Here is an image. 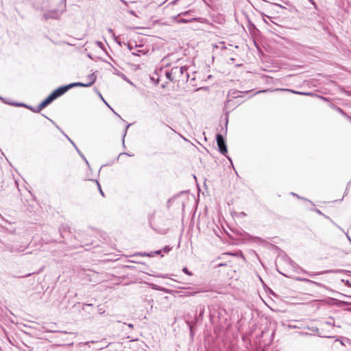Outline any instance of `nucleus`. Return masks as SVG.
Wrapping results in <instances>:
<instances>
[{"label":"nucleus","instance_id":"f257e3e1","mask_svg":"<svg viewBox=\"0 0 351 351\" xmlns=\"http://www.w3.org/2000/svg\"><path fill=\"white\" fill-rule=\"evenodd\" d=\"M189 67L186 66H174L173 73L176 78V82H186L189 78V73L188 72Z\"/></svg>","mask_w":351,"mask_h":351},{"label":"nucleus","instance_id":"f03ea898","mask_svg":"<svg viewBox=\"0 0 351 351\" xmlns=\"http://www.w3.org/2000/svg\"><path fill=\"white\" fill-rule=\"evenodd\" d=\"M29 243H23L21 245L13 244L8 245L6 246L7 250L12 254H18L23 252L29 246Z\"/></svg>","mask_w":351,"mask_h":351},{"label":"nucleus","instance_id":"7ed1b4c3","mask_svg":"<svg viewBox=\"0 0 351 351\" xmlns=\"http://www.w3.org/2000/svg\"><path fill=\"white\" fill-rule=\"evenodd\" d=\"M76 84H75V83H71V84H69L68 85L59 87L58 88H57L56 90L53 91L50 95L53 98V99H56L58 97H60V96L62 95L63 94H64L70 88H71L73 87H75V86H77Z\"/></svg>","mask_w":351,"mask_h":351},{"label":"nucleus","instance_id":"20e7f679","mask_svg":"<svg viewBox=\"0 0 351 351\" xmlns=\"http://www.w3.org/2000/svg\"><path fill=\"white\" fill-rule=\"evenodd\" d=\"M216 141L219 148V152L223 155L227 154V146L223 136L220 134H217L216 136Z\"/></svg>","mask_w":351,"mask_h":351},{"label":"nucleus","instance_id":"39448f33","mask_svg":"<svg viewBox=\"0 0 351 351\" xmlns=\"http://www.w3.org/2000/svg\"><path fill=\"white\" fill-rule=\"evenodd\" d=\"M62 14V11H60L58 10H52L45 12L43 14V17L45 20L58 19Z\"/></svg>","mask_w":351,"mask_h":351},{"label":"nucleus","instance_id":"423d86ee","mask_svg":"<svg viewBox=\"0 0 351 351\" xmlns=\"http://www.w3.org/2000/svg\"><path fill=\"white\" fill-rule=\"evenodd\" d=\"M87 79L88 82L87 83L75 82L77 86L88 87L91 86L96 80V75L94 73L88 75Z\"/></svg>","mask_w":351,"mask_h":351},{"label":"nucleus","instance_id":"0eeeda50","mask_svg":"<svg viewBox=\"0 0 351 351\" xmlns=\"http://www.w3.org/2000/svg\"><path fill=\"white\" fill-rule=\"evenodd\" d=\"M14 106H23V107H25V108H27L28 109H29L30 110H32V112H36V113H38L40 112L42 109H40V106L39 105L36 107H30V106H28L24 104H13Z\"/></svg>","mask_w":351,"mask_h":351},{"label":"nucleus","instance_id":"6e6552de","mask_svg":"<svg viewBox=\"0 0 351 351\" xmlns=\"http://www.w3.org/2000/svg\"><path fill=\"white\" fill-rule=\"evenodd\" d=\"M53 98L51 97V95H49L44 101H43L40 104V109H43L47 106H48L49 104H51L53 101Z\"/></svg>","mask_w":351,"mask_h":351},{"label":"nucleus","instance_id":"1a4fd4ad","mask_svg":"<svg viewBox=\"0 0 351 351\" xmlns=\"http://www.w3.org/2000/svg\"><path fill=\"white\" fill-rule=\"evenodd\" d=\"M173 73V67L169 71H166L165 75L167 78L170 80L171 82H176V78L174 77Z\"/></svg>","mask_w":351,"mask_h":351},{"label":"nucleus","instance_id":"9d476101","mask_svg":"<svg viewBox=\"0 0 351 351\" xmlns=\"http://www.w3.org/2000/svg\"><path fill=\"white\" fill-rule=\"evenodd\" d=\"M162 252V250H156V251H154V252H151L149 253H146V252H143V253H139V255H141V256H149V257H152L154 256L155 254H160Z\"/></svg>","mask_w":351,"mask_h":351},{"label":"nucleus","instance_id":"9b49d317","mask_svg":"<svg viewBox=\"0 0 351 351\" xmlns=\"http://www.w3.org/2000/svg\"><path fill=\"white\" fill-rule=\"evenodd\" d=\"M281 90H285V91H289V92H292L293 93H295V94H298V95H312V93H305V92H299V91H295V90H290V89H281Z\"/></svg>","mask_w":351,"mask_h":351},{"label":"nucleus","instance_id":"f8f14e48","mask_svg":"<svg viewBox=\"0 0 351 351\" xmlns=\"http://www.w3.org/2000/svg\"><path fill=\"white\" fill-rule=\"evenodd\" d=\"M330 106L335 110H336L337 112H338L339 113L342 114L343 117L346 115V113L341 108H340L339 107H338V106H335L334 104H331Z\"/></svg>","mask_w":351,"mask_h":351},{"label":"nucleus","instance_id":"ddd939ff","mask_svg":"<svg viewBox=\"0 0 351 351\" xmlns=\"http://www.w3.org/2000/svg\"><path fill=\"white\" fill-rule=\"evenodd\" d=\"M299 280L306 282H308V283H312V284H314V285H315L317 286H319V287L321 286L320 283L315 282V281H313V280L307 279V278H301V279H299Z\"/></svg>","mask_w":351,"mask_h":351},{"label":"nucleus","instance_id":"4468645a","mask_svg":"<svg viewBox=\"0 0 351 351\" xmlns=\"http://www.w3.org/2000/svg\"><path fill=\"white\" fill-rule=\"evenodd\" d=\"M132 54L134 55V56H140L141 54H145V53L143 50L138 49V50H136L135 51H132Z\"/></svg>","mask_w":351,"mask_h":351},{"label":"nucleus","instance_id":"2eb2a0df","mask_svg":"<svg viewBox=\"0 0 351 351\" xmlns=\"http://www.w3.org/2000/svg\"><path fill=\"white\" fill-rule=\"evenodd\" d=\"M76 151L80 154V156L82 157V158L86 162V163L88 165V162L85 158V156L83 155V154L80 151V149L77 148L76 149Z\"/></svg>","mask_w":351,"mask_h":351},{"label":"nucleus","instance_id":"dca6fc26","mask_svg":"<svg viewBox=\"0 0 351 351\" xmlns=\"http://www.w3.org/2000/svg\"><path fill=\"white\" fill-rule=\"evenodd\" d=\"M95 182L97 183V186H98V189H99V192H100L101 195L102 196H104V192H103V191L101 190V186H100V184H99V182H98L97 180H95Z\"/></svg>","mask_w":351,"mask_h":351},{"label":"nucleus","instance_id":"f3484780","mask_svg":"<svg viewBox=\"0 0 351 351\" xmlns=\"http://www.w3.org/2000/svg\"><path fill=\"white\" fill-rule=\"evenodd\" d=\"M182 271H183L184 274H187V275H189V276H191V275H192L191 272V271H189V269H188L186 267H184V268L182 269Z\"/></svg>","mask_w":351,"mask_h":351},{"label":"nucleus","instance_id":"a211bd4d","mask_svg":"<svg viewBox=\"0 0 351 351\" xmlns=\"http://www.w3.org/2000/svg\"><path fill=\"white\" fill-rule=\"evenodd\" d=\"M121 2H123L124 4L128 5L129 3H133L134 1L133 0H120Z\"/></svg>","mask_w":351,"mask_h":351},{"label":"nucleus","instance_id":"6ab92c4d","mask_svg":"<svg viewBox=\"0 0 351 351\" xmlns=\"http://www.w3.org/2000/svg\"><path fill=\"white\" fill-rule=\"evenodd\" d=\"M171 248L169 246H165L162 250V252H164L165 253H167L170 251Z\"/></svg>","mask_w":351,"mask_h":351},{"label":"nucleus","instance_id":"aec40b11","mask_svg":"<svg viewBox=\"0 0 351 351\" xmlns=\"http://www.w3.org/2000/svg\"><path fill=\"white\" fill-rule=\"evenodd\" d=\"M65 136L67 138V139L71 142V143L73 145V147L76 149H77V147L76 146V145L75 144V143L71 140L66 134H64Z\"/></svg>","mask_w":351,"mask_h":351},{"label":"nucleus","instance_id":"412c9836","mask_svg":"<svg viewBox=\"0 0 351 351\" xmlns=\"http://www.w3.org/2000/svg\"><path fill=\"white\" fill-rule=\"evenodd\" d=\"M130 124H128L126 125L125 131H124L123 138H125L126 133H127V130H128V128L130 127ZM123 141L124 142V138H123Z\"/></svg>","mask_w":351,"mask_h":351},{"label":"nucleus","instance_id":"4be33fe9","mask_svg":"<svg viewBox=\"0 0 351 351\" xmlns=\"http://www.w3.org/2000/svg\"><path fill=\"white\" fill-rule=\"evenodd\" d=\"M204 311V306H200L199 316H201V317L203 316Z\"/></svg>","mask_w":351,"mask_h":351},{"label":"nucleus","instance_id":"5701e85b","mask_svg":"<svg viewBox=\"0 0 351 351\" xmlns=\"http://www.w3.org/2000/svg\"><path fill=\"white\" fill-rule=\"evenodd\" d=\"M96 44L100 48H102L104 47V44L101 41H97Z\"/></svg>","mask_w":351,"mask_h":351},{"label":"nucleus","instance_id":"b1692460","mask_svg":"<svg viewBox=\"0 0 351 351\" xmlns=\"http://www.w3.org/2000/svg\"><path fill=\"white\" fill-rule=\"evenodd\" d=\"M100 99H101V100H103V101H104V103H105V104H106V105H107V106H108L111 110H112V108L109 106V104H108V103L104 100V99L103 98V97L101 96V95H100Z\"/></svg>","mask_w":351,"mask_h":351},{"label":"nucleus","instance_id":"393cba45","mask_svg":"<svg viewBox=\"0 0 351 351\" xmlns=\"http://www.w3.org/2000/svg\"><path fill=\"white\" fill-rule=\"evenodd\" d=\"M100 99H101V100H103V101H104V103H105V104H106V105H107V106H108L111 110H112V108L109 106V104H108V103L104 100V99L103 98V97L101 96V95H100Z\"/></svg>","mask_w":351,"mask_h":351},{"label":"nucleus","instance_id":"a878e982","mask_svg":"<svg viewBox=\"0 0 351 351\" xmlns=\"http://www.w3.org/2000/svg\"><path fill=\"white\" fill-rule=\"evenodd\" d=\"M349 121L351 122V117H350L349 115H348L347 114H346V115L344 116Z\"/></svg>","mask_w":351,"mask_h":351},{"label":"nucleus","instance_id":"bb28decb","mask_svg":"<svg viewBox=\"0 0 351 351\" xmlns=\"http://www.w3.org/2000/svg\"><path fill=\"white\" fill-rule=\"evenodd\" d=\"M308 1H309L311 2V3H312V4L314 5V7L316 8V3H315V2L313 0H308Z\"/></svg>","mask_w":351,"mask_h":351},{"label":"nucleus","instance_id":"cd10ccee","mask_svg":"<svg viewBox=\"0 0 351 351\" xmlns=\"http://www.w3.org/2000/svg\"><path fill=\"white\" fill-rule=\"evenodd\" d=\"M308 1H309L311 2V3H312V4L314 5V7L316 8V3H315V2L313 0H308Z\"/></svg>","mask_w":351,"mask_h":351},{"label":"nucleus","instance_id":"c85d7f7f","mask_svg":"<svg viewBox=\"0 0 351 351\" xmlns=\"http://www.w3.org/2000/svg\"><path fill=\"white\" fill-rule=\"evenodd\" d=\"M108 31L110 34H112V35L113 36H114V33H113V31H112V29L111 28H108Z\"/></svg>","mask_w":351,"mask_h":351},{"label":"nucleus","instance_id":"c756f323","mask_svg":"<svg viewBox=\"0 0 351 351\" xmlns=\"http://www.w3.org/2000/svg\"><path fill=\"white\" fill-rule=\"evenodd\" d=\"M198 293V291H196V292H192V293H189L187 294V295H189V296H191V295H195V293Z\"/></svg>","mask_w":351,"mask_h":351},{"label":"nucleus","instance_id":"7c9ffc66","mask_svg":"<svg viewBox=\"0 0 351 351\" xmlns=\"http://www.w3.org/2000/svg\"><path fill=\"white\" fill-rule=\"evenodd\" d=\"M128 327H130V328H133L134 326L132 324H128Z\"/></svg>","mask_w":351,"mask_h":351},{"label":"nucleus","instance_id":"2f4dec72","mask_svg":"<svg viewBox=\"0 0 351 351\" xmlns=\"http://www.w3.org/2000/svg\"><path fill=\"white\" fill-rule=\"evenodd\" d=\"M332 271H323V272H320L318 274H323V273H328V272H332Z\"/></svg>","mask_w":351,"mask_h":351},{"label":"nucleus","instance_id":"473e14b6","mask_svg":"<svg viewBox=\"0 0 351 351\" xmlns=\"http://www.w3.org/2000/svg\"><path fill=\"white\" fill-rule=\"evenodd\" d=\"M99 312L102 314L104 313V311H103L101 308H99Z\"/></svg>","mask_w":351,"mask_h":351},{"label":"nucleus","instance_id":"72a5a7b5","mask_svg":"<svg viewBox=\"0 0 351 351\" xmlns=\"http://www.w3.org/2000/svg\"><path fill=\"white\" fill-rule=\"evenodd\" d=\"M128 48H129L130 50L132 49V47L130 44L128 45Z\"/></svg>","mask_w":351,"mask_h":351},{"label":"nucleus","instance_id":"f704fd0d","mask_svg":"<svg viewBox=\"0 0 351 351\" xmlns=\"http://www.w3.org/2000/svg\"><path fill=\"white\" fill-rule=\"evenodd\" d=\"M223 265H225V264L221 263V264H219V265H218V267H221V266H223Z\"/></svg>","mask_w":351,"mask_h":351},{"label":"nucleus","instance_id":"c9c22d12","mask_svg":"<svg viewBox=\"0 0 351 351\" xmlns=\"http://www.w3.org/2000/svg\"><path fill=\"white\" fill-rule=\"evenodd\" d=\"M317 213H319V214H322L321 211H320L319 210H318V209L317 210Z\"/></svg>","mask_w":351,"mask_h":351},{"label":"nucleus","instance_id":"e433bc0d","mask_svg":"<svg viewBox=\"0 0 351 351\" xmlns=\"http://www.w3.org/2000/svg\"><path fill=\"white\" fill-rule=\"evenodd\" d=\"M347 237L349 239V241L351 242V238H350V237L348 235H347Z\"/></svg>","mask_w":351,"mask_h":351},{"label":"nucleus","instance_id":"4c0bfd02","mask_svg":"<svg viewBox=\"0 0 351 351\" xmlns=\"http://www.w3.org/2000/svg\"><path fill=\"white\" fill-rule=\"evenodd\" d=\"M292 195H295V196H297L298 197H299V196H298V195H297L296 194H295L294 193H292Z\"/></svg>","mask_w":351,"mask_h":351},{"label":"nucleus","instance_id":"58836bf2","mask_svg":"<svg viewBox=\"0 0 351 351\" xmlns=\"http://www.w3.org/2000/svg\"><path fill=\"white\" fill-rule=\"evenodd\" d=\"M263 16H266V15H265V14H263ZM267 17L268 19H270V16H267Z\"/></svg>","mask_w":351,"mask_h":351},{"label":"nucleus","instance_id":"ea45409f","mask_svg":"<svg viewBox=\"0 0 351 351\" xmlns=\"http://www.w3.org/2000/svg\"><path fill=\"white\" fill-rule=\"evenodd\" d=\"M117 115V117H119L121 118V117L119 116V114H117L115 112H114Z\"/></svg>","mask_w":351,"mask_h":351},{"label":"nucleus","instance_id":"a19ab883","mask_svg":"<svg viewBox=\"0 0 351 351\" xmlns=\"http://www.w3.org/2000/svg\"><path fill=\"white\" fill-rule=\"evenodd\" d=\"M3 99L1 97H0V100H3Z\"/></svg>","mask_w":351,"mask_h":351}]
</instances>
